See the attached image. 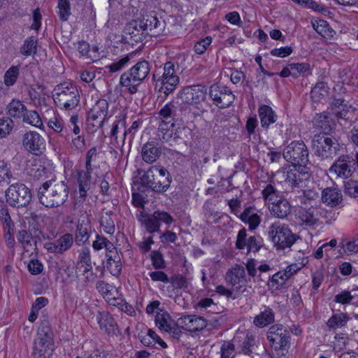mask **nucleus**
Listing matches in <instances>:
<instances>
[{
  "mask_svg": "<svg viewBox=\"0 0 358 358\" xmlns=\"http://www.w3.org/2000/svg\"><path fill=\"white\" fill-rule=\"evenodd\" d=\"M69 196V187L64 182L49 180L43 182L38 188L40 203L47 208H55L64 204Z\"/></svg>",
  "mask_w": 358,
  "mask_h": 358,
  "instance_id": "1",
  "label": "nucleus"
},
{
  "mask_svg": "<svg viewBox=\"0 0 358 358\" xmlns=\"http://www.w3.org/2000/svg\"><path fill=\"white\" fill-rule=\"evenodd\" d=\"M180 74L178 63L169 61L164 64L162 69H157L152 78L156 83V87H159V92L166 97L178 86Z\"/></svg>",
  "mask_w": 358,
  "mask_h": 358,
  "instance_id": "2",
  "label": "nucleus"
},
{
  "mask_svg": "<svg viewBox=\"0 0 358 358\" xmlns=\"http://www.w3.org/2000/svg\"><path fill=\"white\" fill-rule=\"evenodd\" d=\"M55 349L54 334L48 321H43L38 327L33 348L32 356L34 358H52Z\"/></svg>",
  "mask_w": 358,
  "mask_h": 358,
  "instance_id": "3",
  "label": "nucleus"
},
{
  "mask_svg": "<svg viewBox=\"0 0 358 358\" xmlns=\"http://www.w3.org/2000/svg\"><path fill=\"white\" fill-rule=\"evenodd\" d=\"M141 187H149L157 193H164L172 182L169 172L163 166H152L140 178Z\"/></svg>",
  "mask_w": 358,
  "mask_h": 358,
  "instance_id": "4",
  "label": "nucleus"
},
{
  "mask_svg": "<svg viewBox=\"0 0 358 358\" xmlns=\"http://www.w3.org/2000/svg\"><path fill=\"white\" fill-rule=\"evenodd\" d=\"M53 100L62 110H71L80 103V96L76 86L64 82L55 86L52 92Z\"/></svg>",
  "mask_w": 358,
  "mask_h": 358,
  "instance_id": "5",
  "label": "nucleus"
},
{
  "mask_svg": "<svg viewBox=\"0 0 358 358\" xmlns=\"http://www.w3.org/2000/svg\"><path fill=\"white\" fill-rule=\"evenodd\" d=\"M150 71L149 63L145 60L137 62L120 78V85L131 94L137 92L138 87L148 77Z\"/></svg>",
  "mask_w": 358,
  "mask_h": 358,
  "instance_id": "6",
  "label": "nucleus"
},
{
  "mask_svg": "<svg viewBox=\"0 0 358 358\" xmlns=\"http://www.w3.org/2000/svg\"><path fill=\"white\" fill-rule=\"evenodd\" d=\"M24 173L29 180L43 182L56 179L55 169L50 161H42L40 159H30L27 162Z\"/></svg>",
  "mask_w": 358,
  "mask_h": 358,
  "instance_id": "7",
  "label": "nucleus"
},
{
  "mask_svg": "<svg viewBox=\"0 0 358 358\" xmlns=\"http://www.w3.org/2000/svg\"><path fill=\"white\" fill-rule=\"evenodd\" d=\"M313 148L316 156L327 159H333L338 153L341 145L335 137L323 134L314 136Z\"/></svg>",
  "mask_w": 358,
  "mask_h": 358,
  "instance_id": "8",
  "label": "nucleus"
},
{
  "mask_svg": "<svg viewBox=\"0 0 358 358\" xmlns=\"http://www.w3.org/2000/svg\"><path fill=\"white\" fill-rule=\"evenodd\" d=\"M268 234L277 250L290 248L296 241V236L292 232L288 225L279 222L269 227Z\"/></svg>",
  "mask_w": 358,
  "mask_h": 358,
  "instance_id": "9",
  "label": "nucleus"
},
{
  "mask_svg": "<svg viewBox=\"0 0 358 358\" xmlns=\"http://www.w3.org/2000/svg\"><path fill=\"white\" fill-rule=\"evenodd\" d=\"M96 158L97 149L96 147H92L86 153L85 170L77 172L78 194L80 198L85 199L87 196L88 191L91 189L92 162H94Z\"/></svg>",
  "mask_w": 358,
  "mask_h": 358,
  "instance_id": "10",
  "label": "nucleus"
},
{
  "mask_svg": "<svg viewBox=\"0 0 358 358\" xmlns=\"http://www.w3.org/2000/svg\"><path fill=\"white\" fill-rule=\"evenodd\" d=\"M309 152L306 144L302 141H292L284 150L283 157L292 163L294 166L306 169L309 163Z\"/></svg>",
  "mask_w": 358,
  "mask_h": 358,
  "instance_id": "11",
  "label": "nucleus"
},
{
  "mask_svg": "<svg viewBox=\"0 0 358 358\" xmlns=\"http://www.w3.org/2000/svg\"><path fill=\"white\" fill-rule=\"evenodd\" d=\"M32 199L31 190L22 183H15L6 191V202L12 207H25Z\"/></svg>",
  "mask_w": 358,
  "mask_h": 358,
  "instance_id": "12",
  "label": "nucleus"
},
{
  "mask_svg": "<svg viewBox=\"0 0 358 358\" xmlns=\"http://www.w3.org/2000/svg\"><path fill=\"white\" fill-rule=\"evenodd\" d=\"M267 339L275 350H287L290 345V334L282 324H273L268 329Z\"/></svg>",
  "mask_w": 358,
  "mask_h": 358,
  "instance_id": "13",
  "label": "nucleus"
},
{
  "mask_svg": "<svg viewBox=\"0 0 358 358\" xmlns=\"http://www.w3.org/2000/svg\"><path fill=\"white\" fill-rule=\"evenodd\" d=\"M356 169L354 157L350 155H342L329 168V172L337 177L345 179L350 178Z\"/></svg>",
  "mask_w": 358,
  "mask_h": 358,
  "instance_id": "14",
  "label": "nucleus"
},
{
  "mask_svg": "<svg viewBox=\"0 0 358 358\" xmlns=\"http://www.w3.org/2000/svg\"><path fill=\"white\" fill-rule=\"evenodd\" d=\"M307 175L308 173L305 171L302 173L299 169H296V166H294L293 169L283 168L278 171L275 173L278 181L280 183H284L292 189L295 187H302L303 177Z\"/></svg>",
  "mask_w": 358,
  "mask_h": 358,
  "instance_id": "15",
  "label": "nucleus"
},
{
  "mask_svg": "<svg viewBox=\"0 0 358 358\" xmlns=\"http://www.w3.org/2000/svg\"><path fill=\"white\" fill-rule=\"evenodd\" d=\"M155 322L161 331L169 333L175 339L178 340L182 335L178 320L176 322L166 310H161L155 315Z\"/></svg>",
  "mask_w": 358,
  "mask_h": 358,
  "instance_id": "16",
  "label": "nucleus"
},
{
  "mask_svg": "<svg viewBox=\"0 0 358 358\" xmlns=\"http://www.w3.org/2000/svg\"><path fill=\"white\" fill-rule=\"evenodd\" d=\"M108 103L106 99H99L87 113V121L93 127L102 128L105 122L109 118Z\"/></svg>",
  "mask_w": 358,
  "mask_h": 358,
  "instance_id": "17",
  "label": "nucleus"
},
{
  "mask_svg": "<svg viewBox=\"0 0 358 358\" xmlns=\"http://www.w3.org/2000/svg\"><path fill=\"white\" fill-rule=\"evenodd\" d=\"M143 27V31L151 36H157L163 34L165 29V22L159 20L154 13H150L138 20Z\"/></svg>",
  "mask_w": 358,
  "mask_h": 358,
  "instance_id": "18",
  "label": "nucleus"
},
{
  "mask_svg": "<svg viewBox=\"0 0 358 358\" xmlns=\"http://www.w3.org/2000/svg\"><path fill=\"white\" fill-rule=\"evenodd\" d=\"M209 96L217 106L222 108L229 106L235 99V96L226 86H211Z\"/></svg>",
  "mask_w": 358,
  "mask_h": 358,
  "instance_id": "19",
  "label": "nucleus"
},
{
  "mask_svg": "<svg viewBox=\"0 0 358 358\" xmlns=\"http://www.w3.org/2000/svg\"><path fill=\"white\" fill-rule=\"evenodd\" d=\"M206 89L201 85L187 86L180 92V99L187 104H197L205 100Z\"/></svg>",
  "mask_w": 358,
  "mask_h": 358,
  "instance_id": "20",
  "label": "nucleus"
},
{
  "mask_svg": "<svg viewBox=\"0 0 358 358\" xmlns=\"http://www.w3.org/2000/svg\"><path fill=\"white\" fill-rule=\"evenodd\" d=\"M22 144L29 152L41 153L45 148V139L36 131H31L24 134Z\"/></svg>",
  "mask_w": 358,
  "mask_h": 358,
  "instance_id": "21",
  "label": "nucleus"
},
{
  "mask_svg": "<svg viewBox=\"0 0 358 358\" xmlns=\"http://www.w3.org/2000/svg\"><path fill=\"white\" fill-rule=\"evenodd\" d=\"M73 236L71 234H65L53 242H48L44 248L48 252L56 254H63L69 250L73 243Z\"/></svg>",
  "mask_w": 358,
  "mask_h": 358,
  "instance_id": "22",
  "label": "nucleus"
},
{
  "mask_svg": "<svg viewBox=\"0 0 358 358\" xmlns=\"http://www.w3.org/2000/svg\"><path fill=\"white\" fill-rule=\"evenodd\" d=\"M178 324L180 329L190 332L199 331L203 329L206 325V320L194 315H185L178 319Z\"/></svg>",
  "mask_w": 358,
  "mask_h": 358,
  "instance_id": "23",
  "label": "nucleus"
},
{
  "mask_svg": "<svg viewBox=\"0 0 358 358\" xmlns=\"http://www.w3.org/2000/svg\"><path fill=\"white\" fill-rule=\"evenodd\" d=\"M275 321V312L268 306L263 305L259 308V312L253 318L252 324L258 328H264Z\"/></svg>",
  "mask_w": 358,
  "mask_h": 358,
  "instance_id": "24",
  "label": "nucleus"
},
{
  "mask_svg": "<svg viewBox=\"0 0 358 358\" xmlns=\"http://www.w3.org/2000/svg\"><path fill=\"white\" fill-rule=\"evenodd\" d=\"M295 216L300 224L306 226H313L319 221L316 210L313 206L309 208L299 206L295 210Z\"/></svg>",
  "mask_w": 358,
  "mask_h": 358,
  "instance_id": "25",
  "label": "nucleus"
},
{
  "mask_svg": "<svg viewBox=\"0 0 358 358\" xmlns=\"http://www.w3.org/2000/svg\"><path fill=\"white\" fill-rule=\"evenodd\" d=\"M234 342L238 343L239 352L244 355H250L253 352L255 345V336L251 333L238 334L234 338Z\"/></svg>",
  "mask_w": 358,
  "mask_h": 358,
  "instance_id": "26",
  "label": "nucleus"
},
{
  "mask_svg": "<svg viewBox=\"0 0 358 358\" xmlns=\"http://www.w3.org/2000/svg\"><path fill=\"white\" fill-rule=\"evenodd\" d=\"M268 208L272 215L280 219L286 218L292 211V206L289 201L284 196L278 199L277 201Z\"/></svg>",
  "mask_w": 358,
  "mask_h": 358,
  "instance_id": "27",
  "label": "nucleus"
},
{
  "mask_svg": "<svg viewBox=\"0 0 358 358\" xmlns=\"http://www.w3.org/2000/svg\"><path fill=\"white\" fill-rule=\"evenodd\" d=\"M91 229L92 226L88 218L84 217L83 219H80L78 220L75 236V241L78 245L80 246L89 240Z\"/></svg>",
  "mask_w": 358,
  "mask_h": 358,
  "instance_id": "28",
  "label": "nucleus"
},
{
  "mask_svg": "<svg viewBox=\"0 0 358 358\" xmlns=\"http://www.w3.org/2000/svg\"><path fill=\"white\" fill-rule=\"evenodd\" d=\"M124 40L129 43V39L131 42L141 41L145 33L143 31V27H141L138 20H132L127 24L124 29Z\"/></svg>",
  "mask_w": 358,
  "mask_h": 358,
  "instance_id": "29",
  "label": "nucleus"
},
{
  "mask_svg": "<svg viewBox=\"0 0 358 358\" xmlns=\"http://www.w3.org/2000/svg\"><path fill=\"white\" fill-rule=\"evenodd\" d=\"M96 320L101 329L108 334H113L117 330L116 322L112 316L107 311L99 312L96 315Z\"/></svg>",
  "mask_w": 358,
  "mask_h": 358,
  "instance_id": "30",
  "label": "nucleus"
},
{
  "mask_svg": "<svg viewBox=\"0 0 358 358\" xmlns=\"http://www.w3.org/2000/svg\"><path fill=\"white\" fill-rule=\"evenodd\" d=\"M258 113L261 126L264 129H268L269 126L277 121L278 115L273 108L265 104L259 106Z\"/></svg>",
  "mask_w": 358,
  "mask_h": 358,
  "instance_id": "31",
  "label": "nucleus"
},
{
  "mask_svg": "<svg viewBox=\"0 0 358 358\" xmlns=\"http://www.w3.org/2000/svg\"><path fill=\"white\" fill-rule=\"evenodd\" d=\"M342 200V193L337 187H327L322 192V201L327 206H336L341 203Z\"/></svg>",
  "mask_w": 358,
  "mask_h": 358,
  "instance_id": "32",
  "label": "nucleus"
},
{
  "mask_svg": "<svg viewBox=\"0 0 358 358\" xmlns=\"http://www.w3.org/2000/svg\"><path fill=\"white\" fill-rule=\"evenodd\" d=\"M27 109L23 102L17 99H13L6 108V114L11 120H21Z\"/></svg>",
  "mask_w": 358,
  "mask_h": 358,
  "instance_id": "33",
  "label": "nucleus"
},
{
  "mask_svg": "<svg viewBox=\"0 0 358 358\" xmlns=\"http://www.w3.org/2000/svg\"><path fill=\"white\" fill-rule=\"evenodd\" d=\"M134 55L135 53L133 52L113 60L110 64L105 66L106 71L112 74L121 71L130 64V61Z\"/></svg>",
  "mask_w": 358,
  "mask_h": 358,
  "instance_id": "34",
  "label": "nucleus"
},
{
  "mask_svg": "<svg viewBox=\"0 0 358 358\" xmlns=\"http://www.w3.org/2000/svg\"><path fill=\"white\" fill-rule=\"evenodd\" d=\"M226 280L233 286L240 283H245V271L243 266L236 265L229 269L226 274Z\"/></svg>",
  "mask_w": 358,
  "mask_h": 358,
  "instance_id": "35",
  "label": "nucleus"
},
{
  "mask_svg": "<svg viewBox=\"0 0 358 358\" xmlns=\"http://www.w3.org/2000/svg\"><path fill=\"white\" fill-rule=\"evenodd\" d=\"M262 196L265 204L268 207L280 199L282 195L281 192L271 183L266 184L262 190Z\"/></svg>",
  "mask_w": 358,
  "mask_h": 358,
  "instance_id": "36",
  "label": "nucleus"
},
{
  "mask_svg": "<svg viewBox=\"0 0 358 358\" xmlns=\"http://www.w3.org/2000/svg\"><path fill=\"white\" fill-rule=\"evenodd\" d=\"M176 107L172 103H169L164 105L159 112V117L166 120V124H169L170 127H173L176 123L178 122L176 117Z\"/></svg>",
  "mask_w": 358,
  "mask_h": 358,
  "instance_id": "37",
  "label": "nucleus"
},
{
  "mask_svg": "<svg viewBox=\"0 0 358 358\" xmlns=\"http://www.w3.org/2000/svg\"><path fill=\"white\" fill-rule=\"evenodd\" d=\"M311 24L315 31L322 37L331 38L334 36V31L326 20L322 19H313Z\"/></svg>",
  "mask_w": 358,
  "mask_h": 358,
  "instance_id": "38",
  "label": "nucleus"
},
{
  "mask_svg": "<svg viewBox=\"0 0 358 358\" xmlns=\"http://www.w3.org/2000/svg\"><path fill=\"white\" fill-rule=\"evenodd\" d=\"M160 150L154 142H148L142 148V157L147 163L155 162L160 155Z\"/></svg>",
  "mask_w": 358,
  "mask_h": 358,
  "instance_id": "39",
  "label": "nucleus"
},
{
  "mask_svg": "<svg viewBox=\"0 0 358 358\" xmlns=\"http://www.w3.org/2000/svg\"><path fill=\"white\" fill-rule=\"evenodd\" d=\"M329 87L325 82L321 81L315 84L310 92V96L314 102H321L329 94Z\"/></svg>",
  "mask_w": 358,
  "mask_h": 358,
  "instance_id": "40",
  "label": "nucleus"
},
{
  "mask_svg": "<svg viewBox=\"0 0 358 358\" xmlns=\"http://www.w3.org/2000/svg\"><path fill=\"white\" fill-rule=\"evenodd\" d=\"M240 219L245 223H248L250 229H256L261 221L257 213H252V208L248 207L240 215Z\"/></svg>",
  "mask_w": 358,
  "mask_h": 358,
  "instance_id": "41",
  "label": "nucleus"
},
{
  "mask_svg": "<svg viewBox=\"0 0 358 358\" xmlns=\"http://www.w3.org/2000/svg\"><path fill=\"white\" fill-rule=\"evenodd\" d=\"M22 120L25 124L37 127L40 129H44L43 120L36 110L27 109Z\"/></svg>",
  "mask_w": 358,
  "mask_h": 358,
  "instance_id": "42",
  "label": "nucleus"
},
{
  "mask_svg": "<svg viewBox=\"0 0 358 358\" xmlns=\"http://www.w3.org/2000/svg\"><path fill=\"white\" fill-rule=\"evenodd\" d=\"M53 113L54 116L47 121L48 127L55 132L59 134L61 136L67 135V129L64 126L63 119L59 115H56L54 112Z\"/></svg>",
  "mask_w": 358,
  "mask_h": 358,
  "instance_id": "43",
  "label": "nucleus"
},
{
  "mask_svg": "<svg viewBox=\"0 0 358 358\" xmlns=\"http://www.w3.org/2000/svg\"><path fill=\"white\" fill-rule=\"evenodd\" d=\"M141 182L135 183L132 187V203L136 208H144L146 195L141 190Z\"/></svg>",
  "mask_w": 358,
  "mask_h": 358,
  "instance_id": "44",
  "label": "nucleus"
},
{
  "mask_svg": "<svg viewBox=\"0 0 358 358\" xmlns=\"http://www.w3.org/2000/svg\"><path fill=\"white\" fill-rule=\"evenodd\" d=\"M350 317L345 313L334 314L327 322V326L333 329L341 328L346 325Z\"/></svg>",
  "mask_w": 358,
  "mask_h": 358,
  "instance_id": "45",
  "label": "nucleus"
},
{
  "mask_svg": "<svg viewBox=\"0 0 358 358\" xmlns=\"http://www.w3.org/2000/svg\"><path fill=\"white\" fill-rule=\"evenodd\" d=\"M313 123L315 127L322 130L324 134H327L331 130L329 117L324 113L316 114L313 118Z\"/></svg>",
  "mask_w": 358,
  "mask_h": 358,
  "instance_id": "46",
  "label": "nucleus"
},
{
  "mask_svg": "<svg viewBox=\"0 0 358 358\" xmlns=\"http://www.w3.org/2000/svg\"><path fill=\"white\" fill-rule=\"evenodd\" d=\"M37 40L34 36L28 37L20 50V53L25 57L36 53Z\"/></svg>",
  "mask_w": 358,
  "mask_h": 358,
  "instance_id": "47",
  "label": "nucleus"
},
{
  "mask_svg": "<svg viewBox=\"0 0 358 358\" xmlns=\"http://www.w3.org/2000/svg\"><path fill=\"white\" fill-rule=\"evenodd\" d=\"M287 281L282 271H279L269 278L268 286L272 291L279 290L284 287Z\"/></svg>",
  "mask_w": 358,
  "mask_h": 358,
  "instance_id": "48",
  "label": "nucleus"
},
{
  "mask_svg": "<svg viewBox=\"0 0 358 358\" xmlns=\"http://www.w3.org/2000/svg\"><path fill=\"white\" fill-rule=\"evenodd\" d=\"M92 248L96 251L105 248L107 252H111V250H114L115 245L103 236L97 234L96 236V240L92 242Z\"/></svg>",
  "mask_w": 358,
  "mask_h": 358,
  "instance_id": "49",
  "label": "nucleus"
},
{
  "mask_svg": "<svg viewBox=\"0 0 358 358\" xmlns=\"http://www.w3.org/2000/svg\"><path fill=\"white\" fill-rule=\"evenodd\" d=\"M15 123L8 117H0V139L6 138L13 131Z\"/></svg>",
  "mask_w": 358,
  "mask_h": 358,
  "instance_id": "50",
  "label": "nucleus"
},
{
  "mask_svg": "<svg viewBox=\"0 0 358 358\" xmlns=\"http://www.w3.org/2000/svg\"><path fill=\"white\" fill-rule=\"evenodd\" d=\"M20 74V68L18 66H10L5 73L3 76L4 84L7 87L13 86L15 84Z\"/></svg>",
  "mask_w": 358,
  "mask_h": 358,
  "instance_id": "51",
  "label": "nucleus"
},
{
  "mask_svg": "<svg viewBox=\"0 0 358 358\" xmlns=\"http://www.w3.org/2000/svg\"><path fill=\"white\" fill-rule=\"evenodd\" d=\"M57 14L62 21H66L69 20L71 12V4L69 0H58L57 3Z\"/></svg>",
  "mask_w": 358,
  "mask_h": 358,
  "instance_id": "52",
  "label": "nucleus"
},
{
  "mask_svg": "<svg viewBox=\"0 0 358 358\" xmlns=\"http://www.w3.org/2000/svg\"><path fill=\"white\" fill-rule=\"evenodd\" d=\"M100 224L105 233L113 234L115 231L114 221L111 217V213H106L100 218Z\"/></svg>",
  "mask_w": 358,
  "mask_h": 358,
  "instance_id": "53",
  "label": "nucleus"
},
{
  "mask_svg": "<svg viewBox=\"0 0 358 358\" xmlns=\"http://www.w3.org/2000/svg\"><path fill=\"white\" fill-rule=\"evenodd\" d=\"M103 298L113 306H119L120 303H121L122 298V294L118 291V289L112 285V287L108 289L107 293L104 295Z\"/></svg>",
  "mask_w": 358,
  "mask_h": 358,
  "instance_id": "54",
  "label": "nucleus"
},
{
  "mask_svg": "<svg viewBox=\"0 0 358 358\" xmlns=\"http://www.w3.org/2000/svg\"><path fill=\"white\" fill-rule=\"evenodd\" d=\"M166 120H162L159 125L158 128V137L160 141L164 142L169 141L173 134V129H170V124H166Z\"/></svg>",
  "mask_w": 358,
  "mask_h": 358,
  "instance_id": "55",
  "label": "nucleus"
},
{
  "mask_svg": "<svg viewBox=\"0 0 358 358\" xmlns=\"http://www.w3.org/2000/svg\"><path fill=\"white\" fill-rule=\"evenodd\" d=\"M143 224L150 234L159 231L160 225L154 213L144 217Z\"/></svg>",
  "mask_w": 358,
  "mask_h": 358,
  "instance_id": "56",
  "label": "nucleus"
},
{
  "mask_svg": "<svg viewBox=\"0 0 358 358\" xmlns=\"http://www.w3.org/2000/svg\"><path fill=\"white\" fill-rule=\"evenodd\" d=\"M344 192L351 198H358V181L349 180L344 184Z\"/></svg>",
  "mask_w": 358,
  "mask_h": 358,
  "instance_id": "57",
  "label": "nucleus"
},
{
  "mask_svg": "<svg viewBox=\"0 0 358 358\" xmlns=\"http://www.w3.org/2000/svg\"><path fill=\"white\" fill-rule=\"evenodd\" d=\"M212 43V38L207 36L195 42L194 51L196 54H203Z\"/></svg>",
  "mask_w": 358,
  "mask_h": 358,
  "instance_id": "58",
  "label": "nucleus"
},
{
  "mask_svg": "<svg viewBox=\"0 0 358 358\" xmlns=\"http://www.w3.org/2000/svg\"><path fill=\"white\" fill-rule=\"evenodd\" d=\"M90 264H92L90 250L88 248H84L79 252L76 268H80L81 265L88 266Z\"/></svg>",
  "mask_w": 358,
  "mask_h": 358,
  "instance_id": "59",
  "label": "nucleus"
},
{
  "mask_svg": "<svg viewBox=\"0 0 358 358\" xmlns=\"http://www.w3.org/2000/svg\"><path fill=\"white\" fill-rule=\"evenodd\" d=\"M143 121L141 119H138L134 121L129 129H126L123 133V143L124 142L126 136H129L130 141H132L134 138L136 132L141 128Z\"/></svg>",
  "mask_w": 358,
  "mask_h": 358,
  "instance_id": "60",
  "label": "nucleus"
},
{
  "mask_svg": "<svg viewBox=\"0 0 358 358\" xmlns=\"http://www.w3.org/2000/svg\"><path fill=\"white\" fill-rule=\"evenodd\" d=\"M221 358H234L236 355L235 345L230 341H224L222 345Z\"/></svg>",
  "mask_w": 358,
  "mask_h": 358,
  "instance_id": "61",
  "label": "nucleus"
},
{
  "mask_svg": "<svg viewBox=\"0 0 358 358\" xmlns=\"http://www.w3.org/2000/svg\"><path fill=\"white\" fill-rule=\"evenodd\" d=\"M169 279V282H171L176 289H185L188 286L186 278L181 274L174 275Z\"/></svg>",
  "mask_w": 358,
  "mask_h": 358,
  "instance_id": "62",
  "label": "nucleus"
},
{
  "mask_svg": "<svg viewBox=\"0 0 358 358\" xmlns=\"http://www.w3.org/2000/svg\"><path fill=\"white\" fill-rule=\"evenodd\" d=\"M262 238L259 236H252L248 239V252H256L259 250L262 244Z\"/></svg>",
  "mask_w": 358,
  "mask_h": 358,
  "instance_id": "63",
  "label": "nucleus"
},
{
  "mask_svg": "<svg viewBox=\"0 0 358 358\" xmlns=\"http://www.w3.org/2000/svg\"><path fill=\"white\" fill-rule=\"evenodd\" d=\"M342 248L347 255H352L358 252V238L346 241L343 243Z\"/></svg>",
  "mask_w": 358,
  "mask_h": 358,
  "instance_id": "64",
  "label": "nucleus"
}]
</instances>
